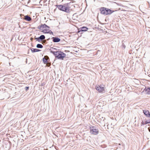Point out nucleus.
<instances>
[{
	"label": "nucleus",
	"instance_id": "obj_18",
	"mask_svg": "<svg viewBox=\"0 0 150 150\" xmlns=\"http://www.w3.org/2000/svg\"><path fill=\"white\" fill-rule=\"evenodd\" d=\"M145 121L144 122V125H146L149 123V122H147L146 121V119H145Z\"/></svg>",
	"mask_w": 150,
	"mask_h": 150
},
{
	"label": "nucleus",
	"instance_id": "obj_23",
	"mask_svg": "<svg viewBox=\"0 0 150 150\" xmlns=\"http://www.w3.org/2000/svg\"><path fill=\"white\" fill-rule=\"evenodd\" d=\"M31 41H32L33 40V38H31L30 39Z\"/></svg>",
	"mask_w": 150,
	"mask_h": 150
},
{
	"label": "nucleus",
	"instance_id": "obj_10",
	"mask_svg": "<svg viewBox=\"0 0 150 150\" xmlns=\"http://www.w3.org/2000/svg\"><path fill=\"white\" fill-rule=\"evenodd\" d=\"M69 4V3H68L66 4V13H70L71 12H72L71 9L70 8L68 7V4Z\"/></svg>",
	"mask_w": 150,
	"mask_h": 150
},
{
	"label": "nucleus",
	"instance_id": "obj_5",
	"mask_svg": "<svg viewBox=\"0 0 150 150\" xmlns=\"http://www.w3.org/2000/svg\"><path fill=\"white\" fill-rule=\"evenodd\" d=\"M43 62L44 64H46L47 62H50V59L47 56H45L42 59Z\"/></svg>",
	"mask_w": 150,
	"mask_h": 150
},
{
	"label": "nucleus",
	"instance_id": "obj_27",
	"mask_svg": "<svg viewBox=\"0 0 150 150\" xmlns=\"http://www.w3.org/2000/svg\"><path fill=\"white\" fill-rule=\"evenodd\" d=\"M71 14L72 15H73V13H71Z\"/></svg>",
	"mask_w": 150,
	"mask_h": 150
},
{
	"label": "nucleus",
	"instance_id": "obj_1",
	"mask_svg": "<svg viewBox=\"0 0 150 150\" xmlns=\"http://www.w3.org/2000/svg\"><path fill=\"white\" fill-rule=\"evenodd\" d=\"M100 13L105 16L110 15L115 11L112 10L110 9L103 7L100 8Z\"/></svg>",
	"mask_w": 150,
	"mask_h": 150
},
{
	"label": "nucleus",
	"instance_id": "obj_9",
	"mask_svg": "<svg viewBox=\"0 0 150 150\" xmlns=\"http://www.w3.org/2000/svg\"><path fill=\"white\" fill-rule=\"evenodd\" d=\"M143 112L146 116L150 117V113L147 110H143Z\"/></svg>",
	"mask_w": 150,
	"mask_h": 150
},
{
	"label": "nucleus",
	"instance_id": "obj_24",
	"mask_svg": "<svg viewBox=\"0 0 150 150\" xmlns=\"http://www.w3.org/2000/svg\"><path fill=\"white\" fill-rule=\"evenodd\" d=\"M104 118V119H103V121H104V120H105V118Z\"/></svg>",
	"mask_w": 150,
	"mask_h": 150
},
{
	"label": "nucleus",
	"instance_id": "obj_2",
	"mask_svg": "<svg viewBox=\"0 0 150 150\" xmlns=\"http://www.w3.org/2000/svg\"><path fill=\"white\" fill-rule=\"evenodd\" d=\"M50 28V27L45 24H42L38 27V29L41 30H42V32L45 33H50L51 31Z\"/></svg>",
	"mask_w": 150,
	"mask_h": 150
},
{
	"label": "nucleus",
	"instance_id": "obj_7",
	"mask_svg": "<svg viewBox=\"0 0 150 150\" xmlns=\"http://www.w3.org/2000/svg\"><path fill=\"white\" fill-rule=\"evenodd\" d=\"M96 88L99 92H102L104 90V88L102 87H100V86H96Z\"/></svg>",
	"mask_w": 150,
	"mask_h": 150
},
{
	"label": "nucleus",
	"instance_id": "obj_22",
	"mask_svg": "<svg viewBox=\"0 0 150 150\" xmlns=\"http://www.w3.org/2000/svg\"><path fill=\"white\" fill-rule=\"evenodd\" d=\"M66 48H70L71 47H67V46H66Z\"/></svg>",
	"mask_w": 150,
	"mask_h": 150
},
{
	"label": "nucleus",
	"instance_id": "obj_26",
	"mask_svg": "<svg viewBox=\"0 0 150 150\" xmlns=\"http://www.w3.org/2000/svg\"><path fill=\"white\" fill-rule=\"evenodd\" d=\"M149 132H150V129H149Z\"/></svg>",
	"mask_w": 150,
	"mask_h": 150
},
{
	"label": "nucleus",
	"instance_id": "obj_14",
	"mask_svg": "<svg viewBox=\"0 0 150 150\" xmlns=\"http://www.w3.org/2000/svg\"><path fill=\"white\" fill-rule=\"evenodd\" d=\"M24 19L28 21H30L31 20V18L28 16H24Z\"/></svg>",
	"mask_w": 150,
	"mask_h": 150
},
{
	"label": "nucleus",
	"instance_id": "obj_20",
	"mask_svg": "<svg viewBox=\"0 0 150 150\" xmlns=\"http://www.w3.org/2000/svg\"><path fill=\"white\" fill-rule=\"evenodd\" d=\"M144 125V122L143 121H142V122L141 123V126H142Z\"/></svg>",
	"mask_w": 150,
	"mask_h": 150
},
{
	"label": "nucleus",
	"instance_id": "obj_4",
	"mask_svg": "<svg viewBox=\"0 0 150 150\" xmlns=\"http://www.w3.org/2000/svg\"><path fill=\"white\" fill-rule=\"evenodd\" d=\"M56 56L59 58H62L65 56V54L62 52L57 51L56 52Z\"/></svg>",
	"mask_w": 150,
	"mask_h": 150
},
{
	"label": "nucleus",
	"instance_id": "obj_17",
	"mask_svg": "<svg viewBox=\"0 0 150 150\" xmlns=\"http://www.w3.org/2000/svg\"><path fill=\"white\" fill-rule=\"evenodd\" d=\"M45 64H46V66H47V67H49L51 65L50 63V62H47V63H46Z\"/></svg>",
	"mask_w": 150,
	"mask_h": 150
},
{
	"label": "nucleus",
	"instance_id": "obj_6",
	"mask_svg": "<svg viewBox=\"0 0 150 150\" xmlns=\"http://www.w3.org/2000/svg\"><path fill=\"white\" fill-rule=\"evenodd\" d=\"M88 29V28H87L85 26H83L80 28L79 29V32H85L87 31Z\"/></svg>",
	"mask_w": 150,
	"mask_h": 150
},
{
	"label": "nucleus",
	"instance_id": "obj_25",
	"mask_svg": "<svg viewBox=\"0 0 150 150\" xmlns=\"http://www.w3.org/2000/svg\"><path fill=\"white\" fill-rule=\"evenodd\" d=\"M67 49H66V52H67V51H69H69L68 50H67Z\"/></svg>",
	"mask_w": 150,
	"mask_h": 150
},
{
	"label": "nucleus",
	"instance_id": "obj_3",
	"mask_svg": "<svg viewBox=\"0 0 150 150\" xmlns=\"http://www.w3.org/2000/svg\"><path fill=\"white\" fill-rule=\"evenodd\" d=\"M90 133L92 134L96 135L99 133L98 129L95 126L91 125L90 126Z\"/></svg>",
	"mask_w": 150,
	"mask_h": 150
},
{
	"label": "nucleus",
	"instance_id": "obj_13",
	"mask_svg": "<svg viewBox=\"0 0 150 150\" xmlns=\"http://www.w3.org/2000/svg\"><path fill=\"white\" fill-rule=\"evenodd\" d=\"M144 90L147 94H150V87L148 88L146 87L144 89Z\"/></svg>",
	"mask_w": 150,
	"mask_h": 150
},
{
	"label": "nucleus",
	"instance_id": "obj_8",
	"mask_svg": "<svg viewBox=\"0 0 150 150\" xmlns=\"http://www.w3.org/2000/svg\"><path fill=\"white\" fill-rule=\"evenodd\" d=\"M57 7L60 10L64 11H66V7L62 5H59L57 6Z\"/></svg>",
	"mask_w": 150,
	"mask_h": 150
},
{
	"label": "nucleus",
	"instance_id": "obj_11",
	"mask_svg": "<svg viewBox=\"0 0 150 150\" xmlns=\"http://www.w3.org/2000/svg\"><path fill=\"white\" fill-rule=\"evenodd\" d=\"M53 41L54 42H58L60 41V39L58 38L53 37Z\"/></svg>",
	"mask_w": 150,
	"mask_h": 150
},
{
	"label": "nucleus",
	"instance_id": "obj_12",
	"mask_svg": "<svg viewBox=\"0 0 150 150\" xmlns=\"http://www.w3.org/2000/svg\"><path fill=\"white\" fill-rule=\"evenodd\" d=\"M45 38V36L43 35H41L38 38H36L35 39H37L38 41H39V39L42 40H44Z\"/></svg>",
	"mask_w": 150,
	"mask_h": 150
},
{
	"label": "nucleus",
	"instance_id": "obj_15",
	"mask_svg": "<svg viewBox=\"0 0 150 150\" xmlns=\"http://www.w3.org/2000/svg\"><path fill=\"white\" fill-rule=\"evenodd\" d=\"M33 52H37L39 51V50L37 49L32 48L31 50Z\"/></svg>",
	"mask_w": 150,
	"mask_h": 150
},
{
	"label": "nucleus",
	"instance_id": "obj_19",
	"mask_svg": "<svg viewBox=\"0 0 150 150\" xmlns=\"http://www.w3.org/2000/svg\"><path fill=\"white\" fill-rule=\"evenodd\" d=\"M29 88V87H26L25 88V89L26 91H27V90H28Z\"/></svg>",
	"mask_w": 150,
	"mask_h": 150
},
{
	"label": "nucleus",
	"instance_id": "obj_21",
	"mask_svg": "<svg viewBox=\"0 0 150 150\" xmlns=\"http://www.w3.org/2000/svg\"><path fill=\"white\" fill-rule=\"evenodd\" d=\"M146 121L147 122H149V123H150V119L147 120H146Z\"/></svg>",
	"mask_w": 150,
	"mask_h": 150
},
{
	"label": "nucleus",
	"instance_id": "obj_16",
	"mask_svg": "<svg viewBox=\"0 0 150 150\" xmlns=\"http://www.w3.org/2000/svg\"><path fill=\"white\" fill-rule=\"evenodd\" d=\"M37 48H42L43 47L42 45L40 44H38L36 46Z\"/></svg>",
	"mask_w": 150,
	"mask_h": 150
}]
</instances>
